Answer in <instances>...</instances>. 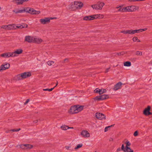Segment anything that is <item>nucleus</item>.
Masks as SVG:
<instances>
[{"instance_id": "nucleus-1", "label": "nucleus", "mask_w": 152, "mask_h": 152, "mask_svg": "<svg viewBox=\"0 0 152 152\" xmlns=\"http://www.w3.org/2000/svg\"><path fill=\"white\" fill-rule=\"evenodd\" d=\"M12 12L15 14L25 12H28L31 14H36L38 13V12L34 10L33 8L30 7L24 8L23 9L21 10L16 9L13 10Z\"/></svg>"}, {"instance_id": "nucleus-2", "label": "nucleus", "mask_w": 152, "mask_h": 152, "mask_svg": "<svg viewBox=\"0 0 152 152\" xmlns=\"http://www.w3.org/2000/svg\"><path fill=\"white\" fill-rule=\"evenodd\" d=\"M83 107V106L79 105L71 106L69 110V113L70 114L77 113L82 110Z\"/></svg>"}, {"instance_id": "nucleus-3", "label": "nucleus", "mask_w": 152, "mask_h": 152, "mask_svg": "<svg viewBox=\"0 0 152 152\" xmlns=\"http://www.w3.org/2000/svg\"><path fill=\"white\" fill-rule=\"evenodd\" d=\"M31 73L29 72H26L18 74L15 77V79L17 80H21L30 77Z\"/></svg>"}, {"instance_id": "nucleus-4", "label": "nucleus", "mask_w": 152, "mask_h": 152, "mask_svg": "<svg viewBox=\"0 0 152 152\" xmlns=\"http://www.w3.org/2000/svg\"><path fill=\"white\" fill-rule=\"evenodd\" d=\"M83 5L82 2L75 1H74V4L71 5V7L72 9H80L83 7Z\"/></svg>"}, {"instance_id": "nucleus-5", "label": "nucleus", "mask_w": 152, "mask_h": 152, "mask_svg": "<svg viewBox=\"0 0 152 152\" xmlns=\"http://www.w3.org/2000/svg\"><path fill=\"white\" fill-rule=\"evenodd\" d=\"M104 5V2L99 1L97 4L93 5L91 6V7L93 9L101 10Z\"/></svg>"}, {"instance_id": "nucleus-6", "label": "nucleus", "mask_w": 152, "mask_h": 152, "mask_svg": "<svg viewBox=\"0 0 152 152\" xmlns=\"http://www.w3.org/2000/svg\"><path fill=\"white\" fill-rule=\"evenodd\" d=\"M147 29V28H145L140 29L138 30H128V34H135V33H139L141 32L145 31Z\"/></svg>"}, {"instance_id": "nucleus-7", "label": "nucleus", "mask_w": 152, "mask_h": 152, "mask_svg": "<svg viewBox=\"0 0 152 152\" xmlns=\"http://www.w3.org/2000/svg\"><path fill=\"white\" fill-rule=\"evenodd\" d=\"M10 64L8 63H5L1 65L0 67V72H1L3 70H5L9 68Z\"/></svg>"}, {"instance_id": "nucleus-8", "label": "nucleus", "mask_w": 152, "mask_h": 152, "mask_svg": "<svg viewBox=\"0 0 152 152\" xmlns=\"http://www.w3.org/2000/svg\"><path fill=\"white\" fill-rule=\"evenodd\" d=\"M95 117L100 120H104L105 119V116L102 113H97L95 114Z\"/></svg>"}, {"instance_id": "nucleus-9", "label": "nucleus", "mask_w": 152, "mask_h": 152, "mask_svg": "<svg viewBox=\"0 0 152 152\" xmlns=\"http://www.w3.org/2000/svg\"><path fill=\"white\" fill-rule=\"evenodd\" d=\"M136 7L134 6H127L125 7L127 12L134 11L136 10Z\"/></svg>"}, {"instance_id": "nucleus-10", "label": "nucleus", "mask_w": 152, "mask_h": 152, "mask_svg": "<svg viewBox=\"0 0 152 152\" xmlns=\"http://www.w3.org/2000/svg\"><path fill=\"white\" fill-rule=\"evenodd\" d=\"M122 83L121 82H119L115 84L114 86L113 89L114 91H116L121 88Z\"/></svg>"}, {"instance_id": "nucleus-11", "label": "nucleus", "mask_w": 152, "mask_h": 152, "mask_svg": "<svg viewBox=\"0 0 152 152\" xmlns=\"http://www.w3.org/2000/svg\"><path fill=\"white\" fill-rule=\"evenodd\" d=\"M50 19L48 18H45L44 19H41L40 20V22L42 24H46L50 22Z\"/></svg>"}, {"instance_id": "nucleus-12", "label": "nucleus", "mask_w": 152, "mask_h": 152, "mask_svg": "<svg viewBox=\"0 0 152 152\" xmlns=\"http://www.w3.org/2000/svg\"><path fill=\"white\" fill-rule=\"evenodd\" d=\"M12 28H13V29H15L16 28H23L27 27V25H25L23 24L21 25H20L19 26H16L15 24H12Z\"/></svg>"}, {"instance_id": "nucleus-13", "label": "nucleus", "mask_w": 152, "mask_h": 152, "mask_svg": "<svg viewBox=\"0 0 152 152\" xmlns=\"http://www.w3.org/2000/svg\"><path fill=\"white\" fill-rule=\"evenodd\" d=\"M81 134L84 137H88L90 136V134L88 131L83 130L81 132Z\"/></svg>"}, {"instance_id": "nucleus-14", "label": "nucleus", "mask_w": 152, "mask_h": 152, "mask_svg": "<svg viewBox=\"0 0 152 152\" xmlns=\"http://www.w3.org/2000/svg\"><path fill=\"white\" fill-rule=\"evenodd\" d=\"M94 20L93 17L92 15L91 16H88L85 17L83 18V20Z\"/></svg>"}, {"instance_id": "nucleus-15", "label": "nucleus", "mask_w": 152, "mask_h": 152, "mask_svg": "<svg viewBox=\"0 0 152 152\" xmlns=\"http://www.w3.org/2000/svg\"><path fill=\"white\" fill-rule=\"evenodd\" d=\"M25 41L28 42L30 43L32 42V37L29 36H26L25 37Z\"/></svg>"}, {"instance_id": "nucleus-16", "label": "nucleus", "mask_w": 152, "mask_h": 152, "mask_svg": "<svg viewBox=\"0 0 152 152\" xmlns=\"http://www.w3.org/2000/svg\"><path fill=\"white\" fill-rule=\"evenodd\" d=\"M151 109V107L149 106H148L143 111V114L146 115H147V114L148 113V112Z\"/></svg>"}, {"instance_id": "nucleus-17", "label": "nucleus", "mask_w": 152, "mask_h": 152, "mask_svg": "<svg viewBox=\"0 0 152 152\" xmlns=\"http://www.w3.org/2000/svg\"><path fill=\"white\" fill-rule=\"evenodd\" d=\"M12 2L17 5L22 4L21 0H13Z\"/></svg>"}, {"instance_id": "nucleus-18", "label": "nucleus", "mask_w": 152, "mask_h": 152, "mask_svg": "<svg viewBox=\"0 0 152 152\" xmlns=\"http://www.w3.org/2000/svg\"><path fill=\"white\" fill-rule=\"evenodd\" d=\"M0 56L3 58H9V53H5L0 55Z\"/></svg>"}, {"instance_id": "nucleus-19", "label": "nucleus", "mask_w": 152, "mask_h": 152, "mask_svg": "<svg viewBox=\"0 0 152 152\" xmlns=\"http://www.w3.org/2000/svg\"><path fill=\"white\" fill-rule=\"evenodd\" d=\"M100 97L101 100H103L104 99L108 98L109 97L106 94H103L102 95H100Z\"/></svg>"}, {"instance_id": "nucleus-20", "label": "nucleus", "mask_w": 152, "mask_h": 152, "mask_svg": "<svg viewBox=\"0 0 152 152\" xmlns=\"http://www.w3.org/2000/svg\"><path fill=\"white\" fill-rule=\"evenodd\" d=\"M133 150L128 146H126L125 150H124V152H133Z\"/></svg>"}, {"instance_id": "nucleus-21", "label": "nucleus", "mask_w": 152, "mask_h": 152, "mask_svg": "<svg viewBox=\"0 0 152 152\" xmlns=\"http://www.w3.org/2000/svg\"><path fill=\"white\" fill-rule=\"evenodd\" d=\"M14 52L16 55V54H20L22 53L23 50L21 49H19L15 50Z\"/></svg>"}, {"instance_id": "nucleus-22", "label": "nucleus", "mask_w": 152, "mask_h": 152, "mask_svg": "<svg viewBox=\"0 0 152 152\" xmlns=\"http://www.w3.org/2000/svg\"><path fill=\"white\" fill-rule=\"evenodd\" d=\"M9 53V57H14L16 56H17V55L15 54V52H12V53H10V52H8Z\"/></svg>"}, {"instance_id": "nucleus-23", "label": "nucleus", "mask_w": 152, "mask_h": 152, "mask_svg": "<svg viewBox=\"0 0 152 152\" xmlns=\"http://www.w3.org/2000/svg\"><path fill=\"white\" fill-rule=\"evenodd\" d=\"M38 39L37 38L35 37H32V42L33 43H37Z\"/></svg>"}, {"instance_id": "nucleus-24", "label": "nucleus", "mask_w": 152, "mask_h": 152, "mask_svg": "<svg viewBox=\"0 0 152 152\" xmlns=\"http://www.w3.org/2000/svg\"><path fill=\"white\" fill-rule=\"evenodd\" d=\"M26 144H20L19 145H17L16 146V147H18V146L20 147V148L23 149H26Z\"/></svg>"}, {"instance_id": "nucleus-25", "label": "nucleus", "mask_w": 152, "mask_h": 152, "mask_svg": "<svg viewBox=\"0 0 152 152\" xmlns=\"http://www.w3.org/2000/svg\"><path fill=\"white\" fill-rule=\"evenodd\" d=\"M131 65V63L129 61H126L124 63V66H130Z\"/></svg>"}, {"instance_id": "nucleus-26", "label": "nucleus", "mask_w": 152, "mask_h": 152, "mask_svg": "<svg viewBox=\"0 0 152 152\" xmlns=\"http://www.w3.org/2000/svg\"><path fill=\"white\" fill-rule=\"evenodd\" d=\"M118 11L123 12H127L126 10V9L125 8V7H121L119 9Z\"/></svg>"}, {"instance_id": "nucleus-27", "label": "nucleus", "mask_w": 152, "mask_h": 152, "mask_svg": "<svg viewBox=\"0 0 152 152\" xmlns=\"http://www.w3.org/2000/svg\"><path fill=\"white\" fill-rule=\"evenodd\" d=\"M61 128L63 130H66L67 129H69V127L68 126L65 125L62 126L61 127Z\"/></svg>"}, {"instance_id": "nucleus-28", "label": "nucleus", "mask_w": 152, "mask_h": 152, "mask_svg": "<svg viewBox=\"0 0 152 152\" xmlns=\"http://www.w3.org/2000/svg\"><path fill=\"white\" fill-rule=\"evenodd\" d=\"M32 147L33 146L32 145L28 144H26V149H31Z\"/></svg>"}, {"instance_id": "nucleus-29", "label": "nucleus", "mask_w": 152, "mask_h": 152, "mask_svg": "<svg viewBox=\"0 0 152 152\" xmlns=\"http://www.w3.org/2000/svg\"><path fill=\"white\" fill-rule=\"evenodd\" d=\"M106 90L105 89L102 88L100 89V95L106 92Z\"/></svg>"}, {"instance_id": "nucleus-30", "label": "nucleus", "mask_w": 152, "mask_h": 152, "mask_svg": "<svg viewBox=\"0 0 152 152\" xmlns=\"http://www.w3.org/2000/svg\"><path fill=\"white\" fill-rule=\"evenodd\" d=\"M54 88V87L51 88H46L43 89H42L43 91H51L53 90Z\"/></svg>"}, {"instance_id": "nucleus-31", "label": "nucleus", "mask_w": 152, "mask_h": 152, "mask_svg": "<svg viewBox=\"0 0 152 152\" xmlns=\"http://www.w3.org/2000/svg\"><path fill=\"white\" fill-rule=\"evenodd\" d=\"M94 100L95 101L101 100L100 97V96H97L95 97L94 98Z\"/></svg>"}, {"instance_id": "nucleus-32", "label": "nucleus", "mask_w": 152, "mask_h": 152, "mask_svg": "<svg viewBox=\"0 0 152 152\" xmlns=\"http://www.w3.org/2000/svg\"><path fill=\"white\" fill-rule=\"evenodd\" d=\"M83 146L82 144H78L77 146L75 148V149L76 150L77 149L81 148Z\"/></svg>"}, {"instance_id": "nucleus-33", "label": "nucleus", "mask_w": 152, "mask_h": 152, "mask_svg": "<svg viewBox=\"0 0 152 152\" xmlns=\"http://www.w3.org/2000/svg\"><path fill=\"white\" fill-rule=\"evenodd\" d=\"M54 63V62L52 61H49L47 62V64L49 66H51Z\"/></svg>"}, {"instance_id": "nucleus-34", "label": "nucleus", "mask_w": 152, "mask_h": 152, "mask_svg": "<svg viewBox=\"0 0 152 152\" xmlns=\"http://www.w3.org/2000/svg\"><path fill=\"white\" fill-rule=\"evenodd\" d=\"M12 24H9L7 25V30L12 29Z\"/></svg>"}, {"instance_id": "nucleus-35", "label": "nucleus", "mask_w": 152, "mask_h": 152, "mask_svg": "<svg viewBox=\"0 0 152 152\" xmlns=\"http://www.w3.org/2000/svg\"><path fill=\"white\" fill-rule=\"evenodd\" d=\"M100 89L97 88L94 90V92L96 93H99L100 94Z\"/></svg>"}, {"instance_id": "nucleus-36", "label": "nucleus", "mask_w": 152, "mask_h": 152, "mask_svg": "<svg viewBox=\"0 0 152 152\" xmlns=\"http://www.w3.org/2000/svg\"><path fill=\"white\" fill-rule=\"evenodd\" d=\"M136 55L137 56H142V52L140 51H137L136 52Z\"/></svg>"}, {"instance_id": "nucleus-37", "label": "nucleus", "mask_w": 152, "mask_h": 152, "mask_svg": "<svg viewBox=\"0 0 152 152\" xmlns=\"http://www.w3.org/2000/svg\"><path fill=\"white\" fill-rule=\"evenodd\" d=\"M20 128H19L17 129H12V130H10L9 131H12L13 132H18L19 131H20Z\"/></svg>"}, {"instance_id": "nucleus-38", "label": "nucleus", "mask_w": 152, "mask_h": 152, "mask_svg": "<svg viewBox=\"0 0 152 152\" xmlns=\"http://www.w3.org/2000/svg\"><path fill=\"white\" fill-rule=\"evenodd\" d=\"M100 15H92V16L93 17L94 19L95 18H97L99 17Z\"/></svg>"}, {"instance_id": "nucleus-39", "label": "nucleus", "mask_w": 152, "mask_h": 152, "mask_svg": "<svg viewBox=\"0 0 152 152\" xmlns=\"http://www.w3.org/2000/svg\"><path fill=\"white\" fill-rule=\"evenodd\" d=\"M112 125L111 126H109L106 127L104 129V132H106L108 131L109 128L111 126H112Z\"/></svg>"}, {"instance_id": "nucleus-40", "label": "nucleus", "mask_w": 152, "mask_h": 152, "mask_svg": "<svg viewBox=\"0 0 152 152\" xmlns=\"http://www.w3.org/2000/svg\"><path fill=\"white\" fill-rule=\"evenodd\" d=\"M1 28L5 29H7V25H3L1 26Z\"/></svg>"}, {"instance_id": "nucleus-41", "label": "nucleus", "mask_w": 152, "mask_h": 152, "mask_svg": "<svg viewBox=\"0 0 152 152\" xmlns=\"http://www.w3.org/2000/svg\"><path fill=\"white\" fill-rule=\"evenodd\" d=\"M137 39L138 38L136 37H134L132 39L133 41L134 42H136L137 41Z\"/></svg>"}, {"instance_id": "nucleus-42", "label": "nucleus", "mask_w": 152, "mask_h": 152, "mask_svg": "<svg viewBox=\"0 0 152 152\" xmlns=\"http://www.w3.org/2000/svg\"><path fill=\"white\" fill-rule=\"evenodd\" d=\"M126 146H130L131 145V143L128 141H127L126 142Z\"/></svg>"}, {"instance_id": "nucleus-43", "label": "nucleus", "mask_w": 152, "mask_h": 152, "mask_svg": "<svg viewBox=\"0 0 152 152\" xmlns=\"http://www.w3.org/2000/svg\"><path fill=\"white\" fill-rule=\"evenodd\" d=\"M121 33H123L125 34H128V30L126 31H123L121 32Z\"/></svg>"}, {"instance_id": "nucleus-44", "label": "nucleus", "mask_w": 152, "mask_h": 152, "mask_svg": "<svg viewBox=\"0 0 152 152\" xmlns=\"http://www.w3.org/2000/svg\"><path fill=\"white\" fill-rule=\"evenodd\" d=\"M124 53L123 52H122L120 53H117V55H118V56L120 55H122L124 54Z\"/></svg>"}, {"instance_id": "nucleus-45", "label": "nucleus", "mask_w": 152, "mask_h": 152, "mask_svg": "<svg viewBox=\"0 0 152 152\" xmlns=\"http://www.w3.org/2000/svg\"><path fill=\"white\" fill-rule=\"evenodd\" d=\"M138 133L137 131H136L134 133L133 135L134 136H136L138 135Z\"/></svg>"}, {"instance_id": "nucleus-46", "label": "nucleus", "mask_w": 152, "mask_h": 152, "mask_svg": "<svg viewBox=\"0 0 152 152\" xmlns=\"http://www.w3.org/2000/svg\"><path fill=\"white\" fill-rule=\"evenodd\" d=\"M126 148H124V145L123 144L121 146V149L124 151V150H125Z\"/></svg>"}, {"instance_id": "nucleus-47", "label": "nucleus", "mask_w": 152, "mask_h": 152, "mask_svg": "<svg viewBox=\"0 0 152 152\" xmlns=\"http://www.w3.org/2000/svg\"><path fill=\"white\" fill-rule=\"evenodd\" d=\"M29 99H27V100L26 101V102L24 103V105H26L27 104L28 102H29Z\"/></svg>"}, {"instance_id": "nucleus-48", "label": "nucleus", "mask_w": 152, "mask_h": 152, "mask_svg": "<svg viewBox=\"0 0 152 152\" xmlns=\"http://www.w3.org/2000/svg\"><path fill=\"white\" fill-rule=\"evenodd\" d=\"M21 0V1L22 2V4H23V3L24 2H27V1H28L29 0Z\"/></svg>"}, {"instance_id": "nucleus-49", "label": "nucleus", "mask_w": 152, "mask_h": 152, "mask_svg": "<svg viewBox=\"0 0 152 152\" xmlns=\"http://www.w3.org/2000/svg\"><path fill=\"white\" fill-rule=\"evenodd\" d=\"M110 69V67H109V68H107L105 71V73H107V72H108V71H109V69Z\"/></svg>"}, {"instance_id": "nucleus-50", "label": "nucleus", "mask_w": 152, "mask_h": 152, "mask_svg": "<svg viewBox=\"0 0 152 152\" xmlns=\"http://www.w3.org/2000/svg\"><path fill=\"white\" fill-rule=\"evenodd\" d=\"M121 149L120 148H119L117 149V151H121Z\"/></svg>"}, {"instance_id": "nucleus-51", "label": "nucleus", "mask_w": 152, "mask_h": 152, "mask_svg": "<svg viewBox=\"0 0 152 152\" xmlns=\"http://www.w3.org/2000/svg\"><path fill=\"white\" fill-rule=\"evenodd\" d=\"M152 114V113L151 112H150V111H149V112H148V113L147 114V115H151Z\"/></svg>"}, {"instance_id": "nucleus-52", "label": "nucleus", "mask_w": 152, "mask_h": 152, "mask_svg": "<svg viewBox=\"0 0 152 152\" xmlns=\"http://www.w3.org/2000/svg\"><path fill=\"white\" fill-rule=\"evenodd\" d=\"M42 41V40L41 39H39V43L41 42Z\"/></svg>"}, {"instance_id": "nucleus-53", "label": "nucleus", "mask_w": 152, "mask_h": 152, "mask_svg": "<svg viewBox=\"0 0 152 152\" xmlns=\"http://www.w3.org/2000/svg\"><path fill=\"white\" fill-rule=\"evenodd\" d=\"M68 59L67 58H66L64 60V61H68Z\"/></svg>"}, {"instance_id": "nucleus-54", "label": "nucleus", "mask_w": 152, "mask_h": 152, "mask_svg": "<svg viewBox=\"0 0 152 152\" xmlns=\"http://www.w3.org/2000/svg\"><path fill=\"white\" fill-rule=\"evenodd\" d=\"M50 19H50H56L57 18L56 17H54V18H51Z\"/></svg>"}, {"instance_id": "nucleus-55", "label": "nucleus", "mask_w": 152, "mask_h": 152, "mask_svg": "<svg viewBox=\"0 0 152 152\" xmlns=\"http://www.w3.org/2000/svg\"><path fill=\"white\" fill-rule=\"evenodd\" d=\"M69 146H67L66 147V148L68 150L69 149Z\"/></svg>"}, {"instance_id": "nucleus-56", "label": "nucleus", "mask_w": 152, "mask_h": 152, "mask_svg": "<svg viewBox=\"0 0 152 152\" xmlns=\"http://www.w3.org/2000/svg\"><path fill=\"white\" fill-rule=\"evenodd\" d=\"M113 140V139L112 138H110V139L109 140L110 141H112Z\"/></svg>"}, {"instance_id": "nucleus-57", "label": "nucleus", "mask_w": 152, "mask_h": 152, "mask_svg": "<svg viewBox=\"0 0 152 152\" xmlns=\"http://www.w3.org/2000/svg\"><path fill=\"white\" fill-rule=\"evenodd\" d=\"M58 81H57V82L56 83V85L55 87H54V88L55 87H56L58 85Z\"/></svg>"}, {"instance_id": "nucleus-58", "label": "nucleus", "mask_w": 152, "mask_h": 152, "mask_svg": "<svg viewBox=\"0 0 152 152\" xmlns=\"http://www.w3.org/2000/svg\"><path fill=\"white\" fill-rule=\"evenodd\" d=\"M137 41L138 42H140V40L139 39H138L137 40Z\"/></svg>"}, {"instance_id": "nucleus-59", "label": "nucleus", "mask_w": 152, "mask_h": 152, "mask_svg": "<svg viewBox=\"0 0 152 152\" xmlns=\"http://www.w3.org/2000/svg\"><path fill=\"white\" fill-rule=\"evenodd\" d=\"M69 128H71V129H73V127H69Z\"/></svg>"}, {"instance_id": "nucleus-60", "label": "nucleus", "mask_w": 152, "mask_h": 152, "mask_svg": "<svg viewBox=\"0 0 152 152\" xmlns=\"http://www.w3.org/2000/svg\"><path fill=\"white\" fill-rule=\"evenodd\" d=\"M120 7H116V8H119V7L120 8Z\"/></svg>"}, {"instance_id": "nucleus-61", "label": "nucleus", "mask_w": 152, "mask_h": 152, "mask_svg": "<svg viewBox=\"0 0 152 152\" xmlns=\"http://www.w3.org/2000/svg\"><path fill=\"white\" fill-rule=\"evenodd\" d=\"M38 12H39V14L40 13V11H38Z\"/></svg>"}, {"instance_id": "nucleus-62", "label": "nucleus", "mask_w": 152, "mask_h": 152, "mask_svg": "<svg viewBox=\"0 0 152 152\" xmlns=\"http://www.w3.org/2000/svg\"><path fill=\"white\" fill-rule=\"evenodd\" d=\"M95 152H96V151H95Z\"/></svg>"}]
</instances>
